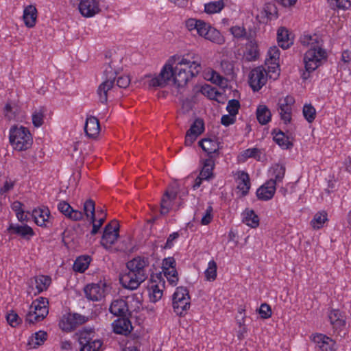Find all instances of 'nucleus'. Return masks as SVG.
<instances>
[{"mask_svg": "<svg viewBox=\"0 0 351 351\" xmlns=\"http://www.w3.org/2000/svg\"><path fill=\"white\" fill-rule=\"evenodd\" d=\"M9 142L16 152H25L33 144V136L29 130L23 125H13L9 130Z\"/></svg>", "mask_w": 351, "mask_h": 351, "instance_id": "obj_5", "label": "nucleus"}, {"mask_svg": "<svg viewBox=\"0 0 351 351\" xmlns=\"http://www.w3.org/2000/svg\"><path fill=\"white\" fill-rule=\"evenodd\" d=\"M47 337V332L43 330H39L29 337L28 343L33 348H36V347L42 345L46 341Z\"/></svg>", "mask_w": 351, "mask_h": 351, "instance_id": "obj_46", "label": "nucleus"}, {"mask_svg": "<svg viewBox=\"0 0 351 351\" xmlns=\"http://www.w3.org/2000/svg\"><path fill=\"white\" fill-rule=\"evenodd\" d=\"M179 237L180 233L178 232H174L170 234L167 237L166 243L165 245V248L171 249L175 245Z\"/></svg>", "mask_w": 351, "mask_h": 351, "instance_id": "obj_60", "label": "nucleus"}, {"mask_svg": "<svg viewBox=\"0 0 351 351\" xmlns=\"http://www.w3.org/2000/svg\"><path fill=\"white\" fill-rule=\"evenodd\" d=\"M202 164V168L199 175L203 176L205 180H209L213 177L215 161L212 158H208L204 160Z\"/></svg>", "mask_w": 351, "mask_h": 351, "instance_id": "obj_40", "label": "nucleus"}, {"mask_svg": "<svg viewBox=\"0 0 351 351\" xmlns=\"http://www.w3.org/2000/svg\"><path fill=\"white\" fill-rule=\"evenodd\" d=\"M285 167L282 164H275L269 170V180L276 186L282 182L285 174Z\"/></svg>", "mask_w": 351, "mask_h": 351, "instance_id": "obj_34", "label": "nucleus"}, {"mask_svg": "<svg viewBox=\"0 0 351 351\" xmlns=\"http://www.w3.org/2000/svg\"><path fill=\"white\" fill-rule=\"evenodd\" d=\"M49 313V301L47 298L40 297L32 302L26 315V322L34 324L43 320Z\"/></svg>", "mask_w": 351, "mask_h": 351, "instance_id": "obj_6", "label": "nucleus"}, {"mask_svg": "<svg viewBox=\"0 0 351 351\" xmlns=\"http://www.w3.org/2000/svg\"><path fill=\"white\" fill-rule=\"evenodd\" d=\"M268 77H269L268 71H267L263 66L256 67L250 73L249 84L254 92L258 91L266 84Z\"/></svg>", "mask_w": 351, "mask_h": 351, "instance_id": "obj_13", "label": "nucleus"}, {"mask_svg": "<svg viewBox=\"0 0 351 351\" xmlns=\"http://www.w3.org/2000/svg\"><path fill=\"white\" fill-rule=\"evenodd\" d=\"M273 138L276 143L283 149H288L293 146L289 137L281 131L274 132Z\"/></svg>", "mask_w": 351, "mask_h": 351, "instance_id": "obj_43", "label": "nucleus"}, {"mask_svg": "<svg viewBox=\"0 0 351 351\" xmlns=\"http://www.w3.org/2000/svg\"><path fill=\"white\" fill-rule=\"evenodd\" d=\"M340 10H348L351 7V0H333Z\"/></svg>", "mask_w": 351, "mask_h": 351, "instance_id": "obj_63", "label": "nucleus"}, {"mask_svg": "<svg viewBox=\"0 0 351 351\" xmlns=\"http://www.w3.org/2000/svg\"><path fill=\"white\" fill-rule=\"evenodd\" d=\"M311 341L315 344V348L320 351H336V341L323 333H314L310 337Z\"/></svg>", "mask_w": 351, "mask_h": 351, "instance_id": "obj_16", "label": "nucleus"}, {"mask_svg": "<svg viewBox=\"0 0 351 351\" xmlns=\"http://www.w3.org/2000/svg\"><path fill=\"white\" fill-rule=\"evenodd\" d=\"M295 99L291 95L280 98L278 101V110L281 119L285 124L289 123L292 117V108Z\"/></svg>", "mask_w": 351, "mask_h": 351, "instance_id": "obj_20", "label": "nucleus"}, {"mask_svg": "<svg viewBox=\"0 0 351 351\" xmlns=\"http://www.w3.org/2000/svg\"><path fill=\"white\" fill-rule=\"evenodd\" d=\"M261 150L256 147H252L247 149L241 152L237 156V160L239 162H245L249 158H254L257 160H260L261 158Z\"/></svg>", "mask_w": 351, "mask_h": 351, "instance_id": "obj_38", "label": "nucleus"}, {"mask_svg": "<svg viewBox=\"0 0 351 351\" xmlns=\"http://www.w3.org/2000/svg\"><path fill=\"white\" fill-rule=\"evenodd\" d=\"M341 60L345 64H348L351 62V51H343L341 53Z\"/></svg>", "mask_w": 351, "mask_h": 351, "instance_id": "obj_64", "label": "nucleus"}, {"mask_svg": "<svg viewBox=\"0 0 351 351\" xmlns=\"http://www.w3.org/2000/svg\"><path fill=\"white\" fill-rule=\"evenodd\" d=\"M204 78L217 85H223L225 79L213 69H208L204 73Z\"/></svg>", "mask_w": 351, "mask_h": 351, "instance_id": "obj_47", "label": "nucleus"}, {"mask_svg": "<svg viewBox=\"0 0 351 351\" xmlns=\"http://www.w3.org/2000/svg\"><path fill=\"white\" fill-rule=\"evenodd\" d=\"M84 130L88 137H97L100 132V125L98 119L93 116L87 117Z\"/></svg>", "mask_w": 351, "mask_h": 351, "instance_id": "obj_31", "label": "nucleus"}, {"mask_svg": "<svg viewBox=\"0 0 351 351\" xmlns=\"http://www.w3.org/2000/svg\"><path fill=\"white\" fill-rule=\"evenodd\" d=\"M113 331L117 334L128 335L132 329L131 322L125 318H119L112 323Z\"/></svg>", "mask_w": 351, "mask_h": 351, "instance_id": "obj_35", "label": "nucleus"}, {"mask_svg": "<svg viewBox=\"0 0 351 351\" xmlns=\"http://www.w3.org/2000/svg\"><path fill=\"white\" fill-rule=\"evenodd\" d=\"M190 128H193L192 132L199 136L204 130V121L202 119H195Z\"/></svg>", "mask_w": 351, "mask_h": 351, "instance_id": "obj_57", "label": "nucleus"}, {"mask_svg": "<svg viewBox=\"0 0 351 351\" xmlns=\"http://www.w3.org/2000/svg\"><path fill=\"white\" fill-rule=\"evenodd\" d=\"M78 10L85 18H92L101 12L99 0H78Z\"/></svg>", "mask_w": 351, "mask_h": 351, "instance_id": "obj_18", "label": "nucleus"}, {"mask_svg": "<svg viewBox=\"0 0 351 351\" xmlns=\"http://www.w3.org/2000/svg\"><path fill=\"white\" fill-rule=\"evenodd\" d=\"M277 41L283 49L289 48L293 44V36L285 27H280L277 31Z\"/></svg>", "mask_w": 351, "mask_h": 351, "instance_id": "obj_29", "label": "nucleus"}, {"mask_svg": "<svg viewBox=\"0 0 351 351\" xmlns=\"http://www.w3.org/2000/svg\"><path fill=\"white\" fill-rule=\"evenodd\" d=\"M106 283L99 281L98 283L87 285L84 289L86 298L91 301H99L105 297Z\"/></svg>", "mask_w": 351, "mask_h": 351, "instance_id": "obj_19", "label": "nucleus"}, {"mask_svg": "<svg viewBox=\"0 0 351 351\" xmlns=\"http://www.w3.org/2000/svg\"><path fill=\"white\" fill-rule=\"evenodd\" d=\"M184 26L191 34L195 32L199 36L215 44L221 45L225 43V38L221 32L202 19H187L184 21Z\"/></svg>", "mask_w": 351, "mask_h": 351, "instance_id": "obj_4", "label": "nucleus"}, {"mask_svg": "<svg viewBox=\"0 0 351 351\" xmlns=\"http://www.w3.org/2000/svg\"><path fill=\"white\" fill-rule=\"evenodd\" d=\"M105 75V79L97 88L99 99L101 103L106 102L109 97L114 96V93L117 88L114 85L116 73L111 69L110 71L106 69Z\"/></svg>", "mask_w": 351, "mask_h": 351, "instance_id": "obj_8", "label": "nucleus"}, {"mask_svg": "<svg viewBox=\"0 0 351 351\" xmlns=\"http://www.w3.org/2000/svg\"><path fill=\"white\" fill-rule=\"evenodd\" d=\"M221 71L228 77V80H234L239 71L238 68L235 67L233 61L224 60L221 62Z\"/></svg>", "mask_w": 351, "mask_h": 351, "instance_id": "obj_39", "label": "nucleus"}, {"mask_svg": "<svg viewBox=\"0 0 351 351\" xmlns=\"http://www.w3.org/2000/svg\"><path fill=\"white\" fill-rule=\"evenodd\" d=\"M328 318L335 330H342L345 328L346 316L344 312L339 309H331L328 312Z\"/></svg>", "mask_w": 351, "mask_h": 351, "instance_id": "obj_24", "label": "nucleus"}, {"mask_svg": "<svg viewBox=\"0 0 351 351\" xmlns=\"http://www.w3.org/2000/svg\"><path fill=\"white\" fill-rule=\"evenodd\" d=\"M22 19L26 27L33 28L36 26L38 11L34 5L30 4L24 7Z\"/></svg>", "mask_w": 351, "mask_h": 351, "instance_id": "obj_26", "label": "nucleus"}, {"mask_svg": "<svg viewBox=\"0 0 351 351\" xmlns=\"http://www.w3.org/2000/svg\"><path fill=\"white\" fill-rule=\"evenodd\" d=\"M234 176L238 189L241 191L243 195H246L250 188L248 174L244 171H239L234 174Z\"/></svg>", "mask_w": 351, "mask_h": 351, "instance_id": "obj_33", "label": "nucleus"}, {"mask_svg": "<svg viewBox=\"0 0 351 351\" xmlns=\"http://www.w3.org/2000/svg\"><path fill=\"white\" fill-rule=\"evenodd\" d=\"M147 258L136 256L126 263L127 271L122 274L119 280L125 289L136 290L147 279Z\"/></svg>", "mask_w": 351, "mask_h": 351, "instance_id": "obj_3", "label": "nucleus"}, {"mask_svg": "<svg viewBox=\"0 0 351 351\" xmlns=\"http://www.w3.org/2000/svg\"><path fill=\"white\" fill-rule=\"evenodd\" d=\"M172 306L178 315H184L191 306V297L186 287L180 286L176 288L172 295Z\"/></svg>", "mask_w": 351, "mask_h": 351, "instance_id": "obj_7", "label": "nucleus"}, {"mask_svg": "<svg viewBox=\"0 0 351 351\" xmlns=\"http://www.w3.org/2000/svg\"><path fill=\"white\" fill-rule=\"evenodd\" d=\"M84 215L86 216L87 220H88L93 224V228L91 230V234H96L100 228L101 223H98L95 219V202L92 199H87L83 204Z\"/></svg>", "mask_w": 351, "mask_h": 351, "instance_id": "obj_21", "label": "nucleus"}, {"mask_svg": "<svg viewBox=\"0 0 351 351\" xmlns=\"http://www.w3.org/2000/svg\"><path fill=\"white\" fill-rule=\"evenodd\" d=\"M193 130V128H190L186 132L184 141V143L186 146L191 145L199 136L196 134L192 132Z\"/></svg>", "mask_w": 351, "mask_h": 351, "instance_id": "obj_61", "label": "nucleus"}, {"mask_svg": "<svg viewBox=\"0 0 351 351\" xmlns=\"http://www.w3.org/2000/svg\"><path fill=\"white\" fill-rule=\"evenodd\" d=\"M119 225L117 221H112L106 226L101 244L106 249H109L116 242L119 237Z\"/></svg>", "mask_w": 351, "mask_h": 351, "instance_id": "obj_17", "label": "nucleus"}, {"mask_svg": "<svg viewBox=\"0 0 351 351\" xmlns=\"http://www.w3.org/2000/svg\"><path fill=\"white\" fill-rule=\"evenodd\" d=\"M58 210L66 218L73 221H80L83 219L84 211L73 209L71 205L65 202L60 201L57 205Z\"/></svg>", "mask_w": 351, "mask_h": 351, "instance_id": "obj_25", "label": "nucleus"}, {"mask_svg": "<svg viewBox=\"0 0 351 351\" xmlns=\"http://www.w3.org/2000/svg\"><path fill=\"white\" fill-rule=\"evenodd\" d=\"M240 108V103L237 99H231L228 101L226 110L229 114L237 116Z\"/></svg>", "mask_w": 351, "mask_h": 351, "instance_id": "obj_54", "label": "nucleus"}, {"mask_svg": "<svg viewBox=\"0 0 351 351\" xmlns=\"http://www.w3.org/2000/svg\"><path fill=\"white\" fill-rule=\"evenodd\" d=\"M202 93L208 97L210 99H215L217 96V90L215 88L211 87L209 85H204L201 88Z\"/></svg>", "mask_w": 351, "mask_h": 351, "instance_id": "obj_56", "label": "nucleus"}, {"mask_svg": "<svg viewBox=\"0 0 351 351\" xmlns=\"http://www.w3.org/2000/svg\"><path fill=\"white\" fill-rule=\"evenodd\" d=\"M165 283L160 275L152 276L147 284L149 297L152 302H156L162 298Z\"/></svg>", "mask_w": 351, "mask_h": 351, "instance_id": "obj_14", "label": "nucleus"}, {"mask_svg": "<svg viewBox=\"0 0 351 351\" xmlns=\"http://www.w3.org/2000/svg\"><path fill=\"white\" fill-rule=\"evenodd\" d=\"M300 42L303 46L308 48L304 56L306 72H304L302 75L304 80H306L310 73L315 71L326 61L328 54L324 48V41L322 37L316 34L303 35L300 38Z\"/></svg>", "mask_w": 351, "mask_h": 351, "instance_id": "obj_2", "label": "nucleus"}, {"mask_svg": "<svg viewBox=\"0 0 351 351\" xmlns=\"http://www.w3.org/2000/svg\"><path fill=\"white\" fill-rule=\"evenodd\" d=\"M302 113L304 119L310 123L313 122L316 117V110L311 104H304Z\"/></svg>", "mask_w": 351, "mask_h": 351, "instance_id": "obj_51", "label": "nucleus"}, {"mask_svg": "<svg viewBox=\"0 0 351 351\" xmlns=\"http://www.w3.org/2000/svg\"><path fill=\"white\" fill-rule=\"evenodd\" d=\"M258 313L261 318L268 319L272 314L271 307L267 304L263 303L260 306Z\"/></svg>", "mask_w": 351, "mask_h": 351, "instance_id": "obj_58", "label": "nucleus"}, {"mask_svg": "<svg viewBox=\"0 0 351 351\" xmlns=\"http://www.w3.org/2000/svg\"><path fill=\"white\" fill-rule=\"evenodd\" d=\"M280 50L276 46L271 47L265 60V65L267 67L269 78L276 80L280 75Z\"/></svg>", "mask_w": 351, "mask_h": 351, "instance_id": "obj_11", "label": "nucleus"}, {"mask_svg": "<svg viewBox=\"0 0 351 351\" xmlns=\"http://www.w3.org/2000/svg\"><path fill=\"white\" fill-rule=\"evenodd\" d=\"M45 112V110L43 107H39L33 111L32 114V121L35 128H40L43 124Z\"/></svg>", "mask_w": 351, "mask_h": 351, "instance_id": "obj_49", "label": "nucleus"}, {"mask_svg": "<svg viewBox=\"0 0 351 351\" xmlns=\"http://www.w3.org/2000/svg\"><path fill=\"white\" fill-rule=\"evenodd\" d=\"M213 219V208L208 206L202 214L200 223L203 226L208 225Z\"/></svg>", "mask_w": 351, "mask_h": 351, "instance_id": "obj_52", "label": "nucleus"}, {"mask_svg": "<svg viewBox=\"0 0 351 351\" xmlns=\"http://www.w3.org/2000/svg\"><path fill=\"white\" fill-rule=\"evenodd\" d=\"M3 114L8 120H16L18 108L16 106H12L10 103H7L3 108Z\"/></svg>", "mask_w": 351, "mask_h": 351, "instance_id": "obj_50", "label": "nucleus"}, {"mask_svg": "<svg viewBox=\"0 0 351 351\" xmlns=\"http://www.w3.org/2000/svg\"><path fill=\"white\" fill-rule=\"evenodd\" d=\"M258 122L261 125H266L271 120V112L265 104H259L256 110Z\"/></svg>", "mask_w": 351, "mask_h": 351, "instance_id": "obj_36", "label": "nucleus"}, {"mask_svg": "<svg viewBox=\"0 0 351 351\" xmlns=\"http://www.w3.org/2000/svg\"><path fill=\"white\" fill-rule=\"evenodd\" d=\"M32 216L35 223L40 227H48L51 223V213L47 207H38L32 210Z\"/></svg>", "mask_w": 351, "mask_h": 351, "instance_id": "obj_23", "label": "nucleus"}, {"mask_svg": "<svg viewBox=\"0 0 351 351\" xmlns=\"http://www.w3.org/2000/svg\"><path fill=\"white\" fill-rule=\"evenodd\" d=\"M199 145L208 155L215 153L219 149L216 141L211 138H204L199 142Z\"/></svg>", "mask_w": 351, "mask_h": 351, "instance_id": "obj_44", "label": "nucleus"}, {"mask_svg": "<svg viewBox=\"0 0 351 351\" xmlns=\"http://www.w3.org/2000/svg\"><path fill=\"white\" fill-rule=\"evenodd\" d=\"M242 222L251 228H256L260 223L259 217L254 210L250 208L245 209L241 213Z\"/></svg>", "mask_w": 351, "mask_h": 351, "instance_id": "obj_30", "label": "nucleus"}, {"mask_svg": "<svg viewBox=\"0 0 351 351\" xmlns=\"http://www.w3.org/2000/svg\"><path fill=\"white\" fill-rule=\"evenodd\" d=\"M176 267V263L173 257H167L163 259L162 272L169 284L172 287H176L179 281L178 274Z\"/></svg>", "mask_w": 351, "mask_h": 351, "instance_id": "obj_15", "label": "nucleus"}, {"mask_svg": "<svg viewBox=\"0 0 351 351\" xmlns=\"http://www.w3.org/2000/svg\"><path fill=\"white\" fill-rule=\"evenodd\" d=\"M245 45L244 56L248 61H254L259 56V47L257 40L253 36H250Z\"/></svg>", "mask_w": 351, "mask_h": 351, "instance_id": "obj_28", "label": "nucleus"}, {"mask_svg": "<svg viewBox=\"0 0 351 351\" xmlns=\"http://www.w3.org/2000/svg\"><path fill=\"white\" fill-rule=\"evenodd\" d=\"M8 231L26 241H30L36 234L33 228L26 223H10L8 228Z\"/></svg>", "mask_w": 351, "mask_h": 351, "instance_id": "obj_22", "label": "nucleus"}, {"mask_svg": "<svg viewBox=\"0 0 351 351\" xmlns=\"http://www.w3.org/2000/svg\"><path fill=\"white\" fill-rule=\"evenodd\" d=\"M6 320L12 327H16L21 322V318L14 311H10L7 313Z\"/></svg>", "mask_w": 351, "mask_h": 351, "instance_id": "obj_53", "label": "nucleus"}, {"mask_svg": "<svg viewBox=\"0 0 351 351\" xmlns=\"http://www.w3.org/2000/svg\"><path fill=\"white\" fill-rule=\"evenodd\" d=\"M276 185L272 180L267 181L256 191L257 197L261 200L267 201L271 199L276 192Z\"/></svg>", "mask_w": 351, "mask_h": 351, "instance_id": "obj_27", "label": "nucleus"}, {"mask_svg": "<svg viewBox=\"0 0 351 351\" xmlns=\"http://www.w3.org/2000/svg\"><path fill=\"white\" fill-rule=\"evenodd\" d=\"M328 220L327 213L324 210H322L315 214L310 224L314 230H319L324 227Z\"/></svg>", "mask_w": 351, "mask_h": 351, "instance_id": "obj_42", "label": "nucleus"}, {"mask_svg": "<svg viewBox=\"0 0 351 351\" xmlns=\"http://www.w3.org/2000/svg\"><path fill=\"white\" fill-rule=\"evenodd\" d=\"M177 186L173 184L167 189L161 199L160 213L162 215H167L171 210L179 208L181 202L177 197Z\"/></svg>", "mask_w": 351, "mask_h": 351, "instance_id": "obj_10", "label": "nucleus"}, {"mask_svg": "<svg viewBox=\"0 0 351 351\" xmlns=\"http://www.w3.org/2000/svg\"><path fill=\"white\" fill-rule=\"evenodd\" d=\"M117 86L119 88H125L130 84V78L127 75H122L119 77H116Z\"/></svg>", "mask_w": 351, "mask_h": 351, "instance_id": "obj_59", "label": "nucleus"}, {"mask_svg": "<svg viewBox=\"0 0 351 351\" xmlns=\"http://www.w3.org/2000/svg\"><path fill=\"white\" fill-rule=\"evenodd\" d=\"M91 258L89 256H80L76 258L73 264V269L75 271L82 273L85 271L90 263Z\"/></svg>", "mask_w": 351, "mask_h": 351, "instance_id": "obj_45", "label": "nucleus"}, {"mask_svg": "<svg viewBox=\"0 0 351 351\" xmlns=\"http://www.w3.org/2000/svg\"><path fill=\"white\" fill-rule=\"evenodd\" d=\"M236 121V116L232 114H224L221 117V123L223 125L228 127L230 125H232Z\"/></svg>", "mask_w": 351, "mask_h": 351, "instance_id": "obj_62", "label": "nucleus"}, {"mask_svg": "<svg viewBox=\"0 0 351 351\" xmlns=\"http://www.w3.org/2000/svg\"><path fill=\"white\" fill-rule=\"evenodd\" d=\"M217 265L216 262L212 259L208 263V266L204 271V277L206 281L213 282L217 278Z\"/></svg>", "mask_w": 351, "mask_h": 351, "instance_id": "obj_48", "label": "nucleus"}, {"mask_svg": "<svg viewBox=\"0 0 351 351\" xmlns=\"http://www.w3.org/2000/svg\"><path fill=\"white\" fill-rule=\"evenodd\" d=\"M32 284L35 286L36 292L34 294H38L49 288L51 284V278L47 275H38L32 279Z\"/></svg>", "mask_w": 351, "mask_h": 351, "instance_id": "obj_32", "label": "nucleus"}, {"mask_svg": "<svg viewBox=\"0 0 351 351\" xmlns=\"http://www.w3.org/2000/svg\"><path fill=\"white\" fill-rule=\"evenodd\" d=\"M201 70V62L195 53L174 55L166 61L158 75H145L144 84L149 87H164L172 81L177 86L182 87Z\"/></svg>", "mask_w": 351, "mask_h": 351, "instance_id": "obj_1", "label": "nucleus"}, {"mask_svg": "<svg viewBox=\"0 0 351 351\" xmlns=\"http://www.w3.org/2000/svg\"><path fill=\"white\" fill-rule=\"evenodd\" d=\"M94 331L82 330L79 332V343L82 346L80 351H100L102 342L99 339H93Z\"/></svg>", "mask_w": 351, "mask_h": 351, "instance_id": "obj_12", "label": "nucleus"}, {"mask_svg": "<svg viewBox=\"0 0 351 351\" xmlns=\"http://www.w3.org/2000/svg\"><path fill=\"white\" fill-rule=\"evenodd\" d=\"M230 33L234 39L238 40L248 39L252 36L247 35V29L243 23L236 24L230 28Z\"/></svg>", "mask_w": 351, "mask_h": 351, "instance_id": "obj_41", "label": "nucleus"}, {"mask_svg": "<svg viewBox=\"0 0 351 351\" xmlns=\"http://www.w3.org/2000/svg\"><path fill=\"white\" fill-rule=\"evenodd\" d=\"M110 312L116 316L124 315L128 311V306L126 302L123 299H117L112 302Z\"/></svg>", "mask_w": 351, "mask_h": 351, "instance_id": "obj_37", "label": "nucleus"}, {"mask_svg": "<svg viewBox=\"0 0 351 351\" xmlns=\"http://www.w3.org/2000/svg\"><path fill=\"white\" fill-rule=\"evenodd\" d=\"M15 185V181L10 178H7L4 181L3 185L0 186V194L5 195L12 189Z\"/></svg>", "mask_w": 351, "mask_h": 351, "instance_id": "obj_55", "label": "nucleus"}, {"mask_svg": "<svg viewBox=\"0 0 351 351\" xmlns=\"http://www.w3.org/2000/svg\"><path fill=\"white\" fill-rule=\"evenodd\" d=\"M88 320V317L79 313H66L59 320V327L64 332H71Z\"/></svg>", "mask_w": 351, "mask_h": 351, "instance_id": "obj_9", "label": "nucleus"}]
</instances>
